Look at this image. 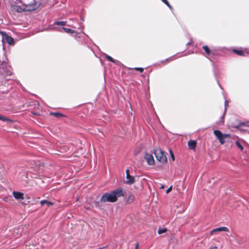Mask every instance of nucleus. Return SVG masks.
I'll list each match as a JSON object with an SVG mask.
<instances>
[{"mask_svg": "<svg viewBox=\"0 0 249 249\" xmlns=\"http://www.w3.org/2000/svg\"><path fill=\"white\" fill-rule=\"evenodd\" d=\"M188 145L190 149H194L196 146V142L194 140H190L188 142Z\"/></svg>", "mask_w": 249, "mask_h": 249, "instance_id": "obj_9", "label": "nucleus"}, {"mask_svg": "<svg viewBox=\"0 0 249 249\" xmlns=\"http://www.w3.org/2000/svg\"><path fill=\"white\" fill-rule=\"evenodd\" d=\"M248 133L249 134V130L248 131Z\"/></svg>", "mask_w": 249, "mask_h": 249, "instance_id": "obj_37", "label": "nucleus"}, {"mask_svg": "<svg viewBox=\"0 0 249 249\" xmlns=\"http://www.w3.org/2000/svg\"><path fill=\"white\" fill-rule=\"evenodd\" d=\"M221 120H222V122H224V119H223V116L221 117Z\"/></svg>", "mask_w": 249, "mask_h": 249, "instance_id": "obj_35", "label": "nucleus"}, {"mask_svg": "<svg viewBox=\"0 0 249 249\" xmlns=\"http://www.w3.org/2000/svg\"><path fill=\"white\" fill-rule=\"evenodd\" d=\"M62 29L64 30V32L67 33L72 34L74 33H75V31L74 30H71L69 28L63 27L62 28Z\"/></svg>", "mask_w": 249, "mask_h": 249, "instance_id": "obj_12", "label": "nucleus"}, {"mask_svg": "<svg viewBox=\"0 0 249 249\" xmlns=\"http://www.w3.org/2000/svg\"><path fill=\"white\" fill-rule=\"evenodd\" d=\"M167 231L166 228H160L158 230V233L159 234H161L162 233H165Z\"/></svg>", "mask_w": 249, "mask_h": 249, "instance_id": "obj_14", "label": "nucleus"}, {"mask_svg": "<svg viewBox=\"0 0 249 249\" xmlns=\"http://www.w3.org/2000/svg\"><path fill=\"white\" fill-rule=\"evenodd\" d=\"M40 204L41 206H43L44 204H46L48 206H51L53 205V203L49 201H47V200H42L40 201Z\"/></svg>", "mask_w": 249, "mask_h": 249, "instance_id": "obj_11", "label": "nucleus"}, {"mask_svg": "<svg viewBox=\"0 0 249 249\" xmlns=\"http://www.w3.org/2000/svg\"><path fill=\"white\" fill-rule=\"evenodd\" d=\"M144 159L146 160L149 165H152L154 164V160L152 155L146 153L144 155Z\"/></svg>", "mask_w": 249, "mask_h": 249, "instance_id": "obj_5", "label": "nucleus"}, {"mask_svg": "<svg viewBox=\"0 0 249 249\" xmlns=\"http://www.w3.org/2000/svg\"><path fill=\"white\" fill-rule=\"evenodd\" d=\"M172 190V186H171L167 190H166V193L168 194L169 192H170Z\"/></svg>", "mask_w": 249, "mask_h": 249, "instance_id": "obj_25", "label": "nucleus"}, {"mask_svg": "<svg viewBox=\"0 0 249 249\" xmlns=\"http://www.w3.org/2000/svg\"><path fill=\"white\" fill-rule=\"evenodd\" d=\"M171 10H172L173 9L172 7L171 6V5L169 4L168 6H167Z\"/></svg>", "mask_w": 249, "mask_h": 249, "instance_id": "obj_30", "label": "nucleus"}, {"mask_svg": "<svg viewBox=\"0 0 249 249\" xmlns=\"http://www.w3.org/2000/svg\"><path fill=\"white\" fill-rule=\"evenodd\" d=\"M0 120H1L3 122H6V121H10L9 119H8V118H7L3 116H1V115H0Z\"/></svg>", "mask_w": 249, "mask_h": 249, "instance_id": "obj_20", "label": "nucleus"}, {"mask_svg": "<svg viewBox=\"0 0 249 249\" xmlns=\"http://www.w3.org/2000/svg\"><path fill=\"white\" fill-rule=\"evenodd\" d=\"M129 170H128V169H127V170H126V175H127V174H129Z\"/></svg>", "mask_w": 249, "mask_h": 249, "instance_id": "obj_29", "label": "nucleus"}, {"mask_svg": "<svg viewBox=\"0 0 249 249\" xmlns=\"http://www.w3.org/2000/svg\"><path fill=\"white\" fill-rule=\"evenodd\" d=\"M13 195L14 197L17 199H23L24 198L23 194L21 192L14 191Z\"/></svg>", "mask_w": 249, "mask_h": 249, "instance_id": "obj_8", "label": "nucleus"}, {"mask_svg": "<svg viewBox=\"0 0 249 249\" xmlns=\"http://www.w3.org/2000/svg\"><path fill=\"white\" fill-rule=\"evenodd\" d=\"M170 58H167V59H166L164 61H167L169 60H170Z\"/></svg>", "mask_w": 249, "mask_h": 249, "instance_id": "obj_34", "label": "nucleus"}, {"mask_svg": "<svg viewBox=\"0 0 249 249\" xmlns=\"http://www.w3.org/2000/svg\"><path fill=\"white\" fill-rule=\"evenodd\" d=\"M154 154L157 160L162 163L167 161V158L163 151L160 148L155 150Z\"/></svg>", "mask_w": 249, "mask_h": 249, "instance_id": "obj_2", "label": "nucleus"}, {"mask_svg": "<svg viewBox=\"0 0 249 249\" xmlns=\"http://www.w3.org/2000/svg\"><path fill=\"white\" fill-rule=\"evenodd\" d=\"M170 154H171V157L172 158V160H175V157H174V154L172 152V151H171V149H170Z\"/></svg>", "mask_w": 249, "mask_h": 249, "instance_id": "obj_24", "label": "nucleus"}, {"mask_svg": "<svg viewBox=\"0 0 249 249\" xmlns=\"http://www.w3.org/2000/svg\"><path fill=\"white\" fill-rule=\"evenodd\" d=\"M134 69L136 71H139L140 72H142L143 69L142 68H135Z\"/></svg>", "mask_w": 249, "mask_h": 249, "instance_id": "obj_22", "label": "nucleus"}, {"mask_svg": "<svg viewBox=\"0 0 249 249\" xmlns=\"http://www.w3.org/2000/svg\"><path fill=\"white\" fill-rule=\"evenodd\" d=\"M213 133L221 144L225 143V139L229 136L228 134H223L220 131L218 130H214Z\"/></svg>", "mask_w": 249, "mask_h": 249, "instance_id": "obj_3", "label": "nucleus"}, {"mask_svg": "<svg viewBox=\"0 0 249 249\" xmlns=\"http://www.w3.org/2000/svg\"><path fill=\"white\" fill-rule=\"evenodd\" d=\"M139 244L137 243L136 244L135 249H138Z\"/></svg>", "mask_w": 249, "mask_h": 249, "instance_id": "obj_27", "label": "nucleus"}, {"mask_svg": "<svg viewBox=\"0 0 249 249\" xmlns=\"http://www.w3.org/2000/svg\"><path fill=\"white\" fill-rule=\"evenodd\" d=\"M124 196L123 190L119 188L111 191L110 193H105L104 194L100 199V202L102 203L114 202L117 200L118 197Z\"/></svg>", "mask_w": 249, "mask_h": 249, "instance_id": "obj_1", "label": "nucleus"}, {"mask_svg": "<svg viewBox=\"0 0 249 249\" xmlns=\"http://www.w3.org/2000/svg\"><path fill=\"white\" fill-rule=\"evenodd\" d=\"M164 188V185H162L160 187V189H163Z\"/></svg>", "mask_w": 249, "mask_h": 249, "instance_id": "obj_33", "label": "nucleus"}, {"mask_svg": "<svg viewBox=\"0 0 249 249\" xmlns=\"http://www.w3.org/2000/svg\"><path fill=\"white\" fill-rule=\"evenodd\" d=\"M126 183L127 184H133L135 181V179L134 178V177L131 176L130 174L126 175Z\"/></svg>", "mask_w": 249, "mask_h": 249, "instance_id": "obj_7", "label": "nucleus"}, {"mask_svg": "<svg viewBox=\"0 0 249 249\" xmlns=\"http://www.w3.org/2000/svg\"><path fill=\"white\" fill-rule=\"evenodd\" d=\"M202 48L207 54L210 53V50L207 46H203Z\"/></svg>", "mask_w": 249, "mask_h": 249, "instance_id": "obj_15", "label": "nucleus"}, {"mask_svg": "<svg viewBox=\"0 0 249 249\" xmlns=\"http://www.w3.org/2000/svg\"><path fill=\"white\" fill-rule=\"evenodd\" d=\"M0 72H3V74L4 75H10L11 72L8 69H7V68L6 69V70H5V69H4V68L2 67H0Z\"/></svg>", "mask_w": 249, "mask_h": 249, "instance_id": "obj_10", "label": "nucleus"}, {"mask_svg": "<svg viewBox=\"0 0 249 249\" xmlns=\"http://www.w3.org/2000/svg\"><path fill=\"white\" fill-rule=\"evenodd\" d=\"M228 104L227 100H225V106H227V105Z\"/></svg>", "mask_w": 249, "mask_h": 249, "instance_id": "obj_31", "label": "nucleus"}, {"mask_svg": "<svg viewBox=\"0 0 249 249\" xmlns=\"http://www.w3.org/2000/svg\"><path fill=\"white\" fill-rule=\"evenodd\" d=\"M51 114L52 115H53V116H54L55 117H62L63 116V115L60 113H51Z\"/></svg>", "mask_w": 249, "mask_h": 249, "instance_id": "obj_19", "label": "nucleus"}, {"mask_svg": "<svg viewBox=\"0 0 249 249\" xmlns=\"http://www.w3.org/2000/svg\"><path fill=\"white\" fill-rule=\"evenodd\" d=\"M55 24L57 25L64 26L66 24V22L64 21H56Z\"/></svg>", "mask_w": 249, "mask_h": 249, "instance_id": "obj_16", "label": "nucleus"}, {"mask_svg": "<svg viewBox=\"0 0 249 249\" xmlns=\"http://www.w3.org/2000/svg\"><path fill=\"white\" fill-rule=\"evenodd\" d=\"M105 57L109 61L113 62V59L109 55L106 54Z\"/></svg>", "mask_w": 249, "mask_h": 249, "instance_id": "obj_21", "label": "nucleus"}, {"mask_svg": "<svg viewBox=\"0 0 249 249\" xmlns=\"http://www.w3.org/2000/svg\"><path fill=\"white\" fill-rule=\"evenodd\" d=\"M1 33L2 34V40L3 41H6L7 43H8L9 45H14V39L8 36L6 34L4 33L3 32H1Z\"/></svg>", "mask_w": 249, "mask_h": 249, "instance_id": "obj_4", "label": "nucleus"}, {"mask_svg": "<svg viewBox=\"0 0 249 249\" xmlns=\"http://www.w3.org/2000/svg\"><path fill=\"white\" fill-rule=\"evenodd\" d=\"M112 62L118 65H120L121 64V62L117 60L113 59V61Z\"/></svg>", "mask_w": 249, "mask_h": 249, "instance_id": "obj_23", "label": "nucleus"}, {"mask_svg": "<svg viewBox=\"0 0 249 249\" xmlns=\"http://www.w3.org/2000/svg\"><path fill=\"white\" fill-rule=\"evenodd\" d=\"M219 231H229V229L228 228L226 227H221L217 228H215L213 229L210 232V234L212 235L215 232H219Z\"/></svg>", "mask_w": 249, "mask_h": 249, "instance_id": "obj_6", "label": "nucleus"}, {"mask_svg": "<svg viewBox=\"0 0 249 249\" xmlns=\"http://www.w3.org/2000/svg\"><path fill=\"white\" fill-rule=\"evenodd\" d=\"M233 52H235L237 54H238L239 55H243V52L241 50H234Z\"/></svg>", "mask_w": 249, "mask_h": 249, "instance_id": "obj_18", "label": "nucleus"}, {"mask_svg": "<svg viewBox=\"0 0 249 249\" xmlns=\"http://www.w3.org/2000/svg\"><path fill=\"white\" fill-rule=\"evenodd\" d=\"M134 199H135L134 196L133 195H130L127 198V201L128 203H131L134 200Z\"/></svg>", "mask_w": 249, "mask_h": 249, "instance_id": "obj_13", "label": "nucleus"}, {"mask_svg": "<svg viewBox=\"0 0 249 249\" xmlns=\"http://www.w3.org/2000/svg\"><path fill=\"white\" fill-rule=\"evenodd\" d=\"M245 125L247 126H249V123H246V124H245Z\"/></svg>", "mask_w": 249, "mask_h": 249, "instance_id": "obj_32", "label": "nucleus"}, {"mask_svg": "<svg viewBox=\"0 0 249 249\" xmlns=\"http://www.w3.org/2000/svg\"><path fill=\"white\" fill-rule=\"evenodd\" d=\"M210 249H217V247L213 246V247L211 248Z\"/></svg>", "mask_w": 249, "mask_h": 249, "instance_id": "obj_28", "label": "nucleus"}, {"mask_svg": "<svg viewBox=\"0 0 249 249\" xmlns=\"http://www.w3.org/2000/svg\"><path fill=\"white\" fill-rule=\"evenodd\" d=\"M167 6H168L169 4V3L167 1V0H161Z\"/></svg>", "mask_w": 249, "mask_h": 249, "instance_id": "obj_26", "label": "nucleus"}, {"mask_svg": "<svg viewBox=\"0 0 249 249\" xmlns=\"http://www.w3.org/2000/svg\"><path fill=\"white\" fill-rule=\"evenodd\" d=\"M37 172L36 171V172L34 174H37Z\"/></svg>", "mask_w": 249, "mask_h": 249, "instance_id": "obj_36", "label": "nucleus"}, {"mask_svg": "<svg viewBox=\"0 0 249 249\" xmlns=\"http://www.w3.org/2000/svg\"><path fill=\"white\" fill-rule=\"evenodd\" d=\"M235 144L239 148L241 149V150H243V147L239 141H236L235 142Z\"/></svg>", "mask_w": 249, "mask_h": 249, "instance_id": "obj_17", "label": "nucleus"}]
</instances>
